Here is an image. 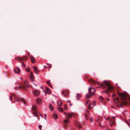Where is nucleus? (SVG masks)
Returning a JSON list of instances; mask_svg holds the SVG:
<instances>
[{"label": "nucleus", "mask_w": 130, "mask_h": 130, "mask_svg": "<svg viewBox=\"0 0 130 130\" xmlns=\"http://www.w3.org/2000/svg\"><path fill=\"white\" fill-rule=\"evenodd\" d=\"M12 98H13L15 101L18 102L21 101L23 102L24 104L25 105L26 104V102L23 99L20 98L18 96L15 95L14 93L12 94L11 95L10 98V100L11 101H12Z\"/></svg>", "instance_id": "obj_4"}, {"label": "nucleus", "mask_w": 130, "mask_h": 130, "mask_svg": "<svg viewBox=\"0 0 130 130\" xmlns=\"http://www.w3.org/2000/svg\"><path fill=\"white\" fill-rule=\"evenodd\" d=\"M89 82L91 83L93 85L96 84L98 85H100L104 89H107L109 91H112L113 87L112 86L109 82L106 81H104L103 82V84L102 83H100L99 82H96L93 79H90L89 80Z\"/></svg>", "instance_id": "obj_2"}, {"label": "nucleus", "mask_w": 130, "mask_h": 130, "mask_svg": "<svg viewBox=\"0 0 130 130\" xmlns=\"http://www.w3.org/2000/svg\"><path fill=\"white\" fill-rule=\"evenodd\" d=\"M28 54H29V55H30V54H29V53H28Z\"/></svg>", "instance_id": "obj_55"}, {"label": "nucleus", "mask_w": 130, "mask_h": 130, "mask_svg": "<svg viewBox=\"0 0 130 130\" xmlns=\"http://www.w3.org/2000/svg\"><path fill=\"white\" fill-rule=\"evenodd\" d=\"M68 93L69 92L68 90H64L62 91V94H63L65 96H67Z\"/></svg>", "instance_id": "obj_12"}, {"label": "nucleus", "mask_w": 130, "mask_h": 130, "mask_svg": "<svg viewBox=\"0 0 130 130\" xmlns=\"http://www.w3.org/2000/svg\"><path fill=\"white\" fill-rule=\"evenodd\" d=\"M53 117L54 119L56 120L58 116L56 114L54 113L53 115Z\"/></svg>", "instance_id": "obj_20"}, {"label": "nucleus", "mask_w": 130, "mask_h": 130, "mask_svg": "<svg viewBox=\"0 0 130 130\" xmlns=\"http://www.w3.org/2000/svg\"><path fill=\"white\" fill-rule=\"evenodd\" d=\"M57 104L58 106H61L62 104V102L61 101H57Z\"/></svg>", "instance_id": "obj_19"}, {"label": "nucleus", "mask_w": 130, "mask_h": 130, "mask_svg": "<svg viewBox=\"0 0 130 130\" xmlns=\"http://www.w3.org/2000/svg\"><path fill=\"white\" fill-rule=\"evenodd\" d=\"M64 113L67 116H68V114H67V113H66L64 112Z\"/></svg>", "instance_id": "obj_42"}, {"label": "nucleus", "mask_w": 130, "mask_h": 130, "mask_svg": "<svg viewBox=\"0 0 130 130\" xmlns=\"http://www.w3.org/2000/svg\"><path fill=\"white\" fill-rule=\"evenodd\" d=\"M45 94L47 93L50 94V90L48 88H46V90L45 91Z\"/></svg>", "instance_id": "obj_18"}, {"label": "nucleus", "mask_w": 130, "mask_h": 130, "mask_svg": "<svg viewBox=\"0 0 130 130\" xmlns=\"http://www.w3.org/2000/svg\"><path fill=\"white\" fill-rule=\"evenodd\" d=\"M33 68L34 69V71H36L37 70V68L36 67H33Z\"/></svg>", "instance_id": "obj_32"}, {"label": "nucleus", "mask_w": 130, "mask_h": 130, "mask_svg": "<svg viewBox=\"0 0 130 130\" xmlns=\"http://www.w3.org/2000/svg\"><path fill=\"white\" fill-rule=\"evenodd\" d=\"M25 70L26 71H27L28 72H29V70H28L26 68Z\"/></svg>", "instance_id": "obj_38"}, {"label": "nucleus", "mask_w": 130, "mask_h": 130, "mask_svg": "<svg viewBox=\"0 0 130 130\" xmlns=\"http://www.w3.org/2000/svg\"><path fill=\"white\" fill-rule=\"evenodd\" d=\"M44 67H45V68H47V66H44Z\"/></svg>", "instance_id": "obj_52"}, {"label": "nucleus", "mask_w": 130, "mask_h": 130, "mask_svg": "<svg viewBox=\"0 0 130 130\" xmlns=\"http://www.w3.org/2000/svg\"><path fill=\"white\" fill-rule=\"evenodd\" d=\"M40 115L42 117H43V116L41 114H40Z\"/></svg>", "instance_id": "obj_43"}, {"label": "nucleus", "mask_w": 130, "mask_h": 130, "mask_svg": "<svg viewBox=\"0 0 130 130\" xmlns=\"http://www.w3.org/2000/svg\"><path fill=\"white\" fill-rule=\"evenodd\" d=\"M29 57L31 59V62L32 63H34L36 62V60L35 58L31 55H29Z\"/></svg>", "instance_id": "obj_11"}, {"label": "nucleus", "mask_w": 130, "mask_h": 130, "mask_svg": "<svg viewBox=\"0 0 130 130\" xmlns=\"http://www.w3.org/2000/svg\"><path fill=\"white\" fill-rule=\"evenodd\" d=\"M103 92H106L107 93H108V94H109L107 91V90H105L104 91H103Z\"/></svg>", "instance_id": "obj_33"}, {"label": "nucleus", "mask_w": 130, "mask_h": 130, "mask_svg": "<svg viewBox=\"0 0 130 130\" xmlns=\"http://www.w3.org/2000/svg\"><path fill=\"white\" fill-rule=\"evenodd\" d=\"M125 122L127 123V124H128V125H129V124L128 122L126 121V120H125Z\"/></svg>", "instance_id": "obj_34"}, {"label": "nucleus", "mask_w": 130, "mask_h": 130, "mask_svg": "<svg viewBox=\"0 0 130 130\" xmlns=\"http://www.w3.org/2000/svg\"><path fill=\"white\" fill-rule=\"evenodd\" d=\"M129 121H130V119H129Z\"/></svg>", "instance_id": "obj_61"}, {"label": "nucleus", "mask_w": 130, "mask_h": 130, "mask_svg": "<svg viewBox=\"0 0 130 130\" xmlns=\"http://www.w3.org/2000/svg\"><path fill=\"white\" fill-rule=\"evenodd\" d=\"M70 106H71V105H71V104H70Z\"/></svg>", "instance_id": "obj_56"}, {"label": "nucleus", "mask_w": 130, "mask_h": 130, "mask_svg": "<svg viewBox=\"0 0 130 130\" xmlns=\"http://www.w3.org/2000/svg\"><path fill=\"white\" fill-rule=\"evenodd\" d=\"M115 96H116V95H115V94H113V95H112V96H113V97H115Z\"/></svg>", "instance_id": "obj_40"}, {"label": "nucleus", "mask_w": 130, "mask_h": 130, "mask_svg": "<svg viewBox=\"0 0 130 130\" xmlns=\"http://www.w3.org/2000/svg\"><path fill=\"white\" fill-rule=\"evenodd\" d=\"M49 108L52 111L54 107L52 106V105L51 104H50L49 106Z\"/></svg>", "instance_id": "obj_22"}, {"label": "nucleus", "mask_w": 130, "mask_h": 130, "mask_svg": "<svg viewBox=\"0 0 130 130\" xmlns=\"http://www.w3.org/2000/svg\"><path fill=\"white\" fill-rule=\"evenodd\" d=\"M85 116L86 120H87L88 119L89 116L88 114L86 113L85 114Z\"/></svg>", "instance_id": "obj_24"}, {"label": "nucleus", "mask_w": 130, "mask_h": 130, "mask_svg": "<svg viewBox=\"0 0 130 130\" xmlns=\"http://www.w3.org/2000/svg\"><path fill=\"white\" fill-rule=\"evenodd\" d=\"M38 127L39 129L41 130L42 128V126L41 125H39L38 126Z\"/></svg>", "instance_id": "obj_31"}, {"label": "nucleus", "mask_w": 130, "mask_h": 130, "mask_svg": "<svg viewBox=\"0 0 130 130\" xmlns=\"http://www.w3.org/2000/svg\"><path fill=\"white\" fill-rule=\"evenodd\" d=\"M107 119L108 120H109V117H108L107 118Z\"/></svg>", "instance_id": "obj_46"}, {"label": "nucleus", "mask_w": 130, "mask_h": 130, "mask_svg": "<svg viewBox=\"0 0 130 130\" xmlns=\"http://www.w3.org/2000/svg\"><path fill=\"white\" fill-rule=\"evenodd\" d=\"M75 124L78 128H81V124L79 122L75 121Z\"/></svg>", "instance_id": "obj_8"}, {"label": "nucleus", "mask_w": 130, "mask_h": 130, "mask_svg": "<svg viewBox=\"0 0 130 130\" xmlns=\"http://www.w3.org/2000/svg\"><path fill=\"white\" fill-rule=\"evenodd\" d=\"M64 126H65V127H67V125H64Z\"/></svg>", "instance_id": "obj_50"}, {"label": "nucleus", "mask_w": 130, "mask_h": 130, "mask_svg": "<svg viewBox=\"0 0 130 130\" xmlns=\"http://www.w3.org/2000/svg\"><path fill=\"white\" fill-rule=\"evenodd\" d=\"M20 86L18 87H15V89L17 90H19V89H22L23 90H26V87H28L30 86L26 80L25 81L24 84L22 83H20Z\"/></svg>", "instance_id": "obj_3"}, {"label": "nucleus", "mask_w": 130, "mask_h": 130, "mask_svg": "<svg viewBox=\"0 0 130 130\" xmlns=\"http://www.w3.org/2000/svg\"><path fill=\"white\" fill-rule=\"evenodd\" d=\"M68 116H67L68 117V118H71L72 117V115L70 113H68Z\"/></svg>", "instance_id": "obj_25"}, {"label": "nucleus", "mask_w": 130, "mask_h": 130, "mask_svg": "<svg viewBox=\"0 0 130 130\" xmlns=\"http://www.w3.org/2000/svg\"><path fill=\"white\" fill-rule=\"evenodd\" d=\"M58 110L60 112H62L63 111V109L61 107H58Z\"/></svg>", "instance_id": "obj_23"}, {"label": "nucleus", "mask_w": 130, "mask_h": 130, "mask_svg": "<svg viewBox=\"0 0 130 130\" xmlns=\"http://www.w3.org/2000/svg\"><path fill=\"white\" fill-rule=\"evenodd\" d=\"M96 121H99V119H98L97 120H96Z\"/></svg>", "instance_id": "obj_49"}, {"label": "nucleus", "mask_w": 130, "mask_h": 130, "mask_svg": "<svg viewBox=\"0 0 130 130\" xmlns=\"http://www.w3.org/2000/svg\"><path fill=\"white\" fill-rule=\"evenodd\" d=\"M100 99L101 100V102H103V100H104V98L103 97H102L101 96H100L99 97Z\"/></svg>", "instance_id": "obj_26"}, {"label": "nucleus", "mask_w": 130, "mask_h": 130, "mask_svg": "<svg viewBox=\"0 0 130 130\" xmlns=\"http://www.w3.org/2000/svg\"><path fill=\"white\" fill-rule=\"evenodd\" d=\"M64 108L65 110H67V107L66 105H64Z\"/></svg>", "instance_id": "obj_28"}, {"label": "nucleus", "mask_w": 130, "mask_h": 130, "mask_svg": "<svg viewBox=\"0 0 130 130\" xmlns=\"http://www.w3.org/2000/svg\"><path fill=\"white\" fill-rule=\"evenodd\" d=\"M36 102L39 105H40L41 103V100L40 99H37L36 100Z\"/></svg>", "instance_id": "obj_16"}, {"label": "nucleus", "mask_w": 130, "mask_h": 130, "mask_svg": "<svg viewBox=\"0 0 130 130\" xmlns=\"http://www.w3.org/2000/svg\"><path fill=\"white\" fill-rule=\"evenodd\" d=\"M67 102H68V103H70V100H68L67 101Z\"/></svg>", "instance_id": "obj_44"}, {"label": "nucleus", "mask_w": 130, "mask_h": 130, "mask_svg": "<svg viewBox=\"0 0 130 130\" xmlns=\"http://www.w3.org/2000/svg\"><path fill=\"white\" fill-rule=\"evenodd\" d=\"M111 119H112L115 120V116H113V117H112L111 118Z\"/></svg>", "instance_id": "obj_37"}, {"label": "nucleus", "mask_w": 130, "mask_h": 130, "mask_svg": "<svg viewBox=\"0 0 130 130\" xmlns=\"http://www.w3.org/2000/svg\"><path fill=\"white\" fill-rule=\"evenodd\" d=\"M106 130H111L110 129H108V128Z\"/></svg>", "instance_id": "obj_51"}, {"label": "nucleus", "mask_w": 130, "mask_h": 130, "mask_svg": "<svg viewBox=\"0 0 130 130\" xmlns=\"http://www.w3.org/2000/svg\"><path fill=\"white\" fill-rule=\"evenodd\" d=\"M107 100L108 101H109V99H107Z\"/></svg>", "instance_id": "obj_57"}, {"label": "nucleus", "mask_w": 130, "mask_h": 130, "mask_svg": "<svg viewBox=\"0 0 130 130\" xmlns=\"http://www.w3.org/2000/svg\"><path fill=\"white\" fill-rule=\"evenodd\" d=\"M41 88H42H42H43V87H42V86H41Z\"/></svg>", "instance_id": "obj_54"}, {"label": "nucleus", "mask_w": 130, "mask_h": 130, "mask_svg": "<svg viewBox=\"0 0 130 130\" xmlns=\"http://www.w3.org/2000/svg\"><path fill=\"white\" fill-rule=\"evenodd\" d=\"M33 93L35 96H37L39 95L40 92L39 90H36L33 91Z\"/></svg>", "instance_id": "obj_9"}, {"label": "nucleus", "mask_w": 130, "mask_h": 130, "mask_svg": "<svg viewBox=\"0 0 130 130\" xmlns=\"http://www.w3.org/2000/svg\"><path fill=\"white\" fill-rule=\"evenodd\" d=\"M46 82H47V83L48 84V85H49L50 87H52L51 86V85H50V82L49 81H47Z\"/></svg>", "instance_id": "obj_30"}, {"label": "nucleus", "mask_w": 130, "mask_h": 130, "mask_svg": "<svg viewBox=\"0 0 130 130\" xmlns=\"http://www.w3.org/2000/svg\"><path fill=\"white\" fill-rule=\"evenodd\" d=\"M20 79H21V80H23V79L22 78H20Z\"/></svg>", "instance_id": "obj_53"}, {"label": "nucleus", "mask_w": 130, "mask_h": 130, "mask_svg": "<svg viewBox=\"0 0 130 130\" xmlns=\"http://www.w3.org/2000/svg\"><path fill=\"white\" fill-rule=\"evenodd\" d=\"M6 67L7 68V66H6Z\"/></svg>", "instance_id": "obj_63"}, {"label": "nucleus", "mask_w": 130, "mask_h": 130, "mask_svg": "<svg viewBox=\"0 0 130 130\" xmlns=\"http://www.w3.org/2000/svg\"><path fill=\"white\" fill-rule=\"evenodd\" d=\"M37 109V106L36 105H34L32 106V110L33 111L32 113L36 117H37L38 115L37 112H36Z\"/></svg>", "instance_id": "obj_7"}, {"label": "nucleus", "mask_w": 130, "mask_h": 130, "mask_svg": "<svg viewBox=\"0 0 130 130\" xmlns=\"http://www.w3.org/2000/svg\"><path fill=\"white\" fill-rule=\"evenodd\" d=\"M109 121L110 122L109 124L110 126H111L115 122L114 121L111 120V119H110L109 120Z\"/></svg>", "instance_id": "obj_17"}, {"label": "nucleus", "mask_w": 130, "mask_h": 130, "mask_svg": "<svg viewBox=\"0 0 130 130\" xmlns=\"http://www.w3.org/2000/svg\"><path fill=\"white\" fill-rule=\"evenodd\" d=\"M70 122L69 119L68 117H67L66 119L64 120V122L65 124H67Z\"/></svg>", "instance_id": "obj_14"}, {"label": "nucleus", "mask_w": 130, "mask_h": 130, "mask_svg": "<svg viewBox=\"0 0 130 130\" xmlns=\"http://www.w3.org/2000/svg\"><path fill=\"white\" fill-rule=\"evenodd\" d=\"M21 62L22 63V66L23 67H26L25 65L23 63V62Z\"/></svg>", "instance_id": "obj_29"}, {"label": "nucleus", "mask_w": 130, "mask_h": 130, "mask_svg": "<svg viewBox=\"0 0 130 130\" xmlns=\"http://www.w3.org/2000/svg\"><path fill=\"white\" fill-rule=\"evenodd\" d=\"M47 65L48 66H47V68H50L51 67V65L49 64L48 63H47Z\"/></svg>", "instance_id": "obj_27"}, {"label": "nucleus", "mask_w": 130, "mask_h": 130, "mask_svg": "<svg viewBox=\"0 0 130 130\" xmlns=\"http://www.w3.org/2000/svg\"><path fill=\"white\" fill-rule=\"evenodd\" d=\"M45 119H46V117H45Z\"/></svg>", "instance_id": "obj_60"}, {"label": "nucleus", "mask_w": 130, "mask_h": 130, "mask_svg": "<svg viewBox=\"0 0 130 130\" xmlns=\"http://www.w3.org/2000/svg\"><path fill=\"white\" fill-rule=\"evenodd\" d=\"M95 105V102L94 101L92 103L88 105V107L89 109L91 108L93 106Z\"/></svg>", "instance_id": "obj_10"}, {"label": "nucleus", "mask_w": 130, "mask_h": 130, "mask_svg": "<svg viewBox=\"0 0 130 130\" xmlns=\"http://www.w3.org/2000/svg\"><path fill=\"white\" fill-rule=\"evenodd\" d=\"M81 97V95L80 94L77 93V95L76 96V97L77 98V99L78 100H79V99L80 97Z\"/></svg>", "instance_id": "obj_21"}, {"label": "nucleus", "mask_w": 130, "mask_h": 130, "mask_svg": "<svg viewBox=\"0 0 130 130\" xmlns=\"http://www.w3.org/2000/svg\"><path fill=\"white\" fill-rule=\"evenodd\" d=\"M35 72L36 74H38V70H37L36 71H35Z\"/></svg>", "instance_id": "obj_35"}, {"label": "nucleus", "mask_w": 130, "mask_h": 130, "mask_svg": "<svg viewBox=\"0 0 130 130\" xmlns=\"http://www.w3.org/2000/svg\"><path fill=\"white\" fill-rule=\"evenodd\" d=\"M118 93L120 97V100H119L118 98H114L113 101L116 104H120V107L122 108L123 107V105H127L128 104V103L126 101L128 98L127 95L125 93H120L118 92Z\"/></svg>", "instance_id": "obj_1"}, {"label": "nucleus", "mask_w": 130, "mask_h": 130, "mask_svg": "<svg viewBox=\"0 0 130 130\" xmlns=\"http://www.w3.org/2000/svg\"><path fill=\"white\" fill-rule=\"evenodd\" d=\"M44 116H45V117H46V114H45Z\"/></svg>", "instance_id": "obj_48"}, {"label": "nucleus", "mask_w": 130, "mask_h": 130, "mask_svg": "<svg viewBox=\"0 0 130 130\" xmlns=\"http://www.w3.org/2000/svg\"><path fill=\"white\" fill-rule=\"evenodd\" d=\"M119 104V105H117V107H119L120 106V104Z\"/></svg>", "instance_id": "obj_41"}, {"label": "nucleus", "mask_w": 130, "mask_h": 130, "mask_svg": "<svg viewBox=\"0 0 130 130\" xmlns=\"http://www.w3.org/2000/svg\"><path fill=\"white\" fill-rule=\"evenodd\" d=\"M52 103H54V101H52Z\"/></svg>", "instance_id": "obj_58"}, {"label": "nucleus", "mask_w": 130, "mask_h": 130, "mask_svg": "<svg viewBox=\"0 0 130 130\" xmlns=\"http://www.w3.org/2000/svg\"><path fill=\"white\" fill-rule=\"evenodd\" d=\"M87 112L88 113H89V111L88 110H87Z\"/></svg>", "instance_id": "obj_47"}, {"label": "nucleus", "mask_w": 130, "mask_h": 130, "mask_svg": "<svg viewBox=\"0 0 130 130\" xmlns=\"http://www.w3.org/2000/svg\"><path fill=\"white\" fill-rule=\"evenodd\" d=\"M30 78L32 81L33 82L34 81V75L32 72H30Z\"/></svg>", "instance_id": "obj_15"}, {"label": "nucleus", "mask_w": 130, "mask_h": 130, "mask_svg": "<svg viewBox=\"0 0 130 130\" xmlns=\"http://www.w3.org/2000/svg\"><path fill=\"white\" fill-rule=\"evenodd\" d=\"M117 85V84H116V85Z\"/></svg>", "instance_id": "obj_64"}, {"label": "nucleus", "mask_w": 130, "mask_h": 130, "mask_svg": "<svg viewBox=\"0 0 130 130\" xmlns=\"http://www.w3.org/2000/svg\"><path fill=\"white\" fill-rule=\"evenodd\" d=\"M89 101H90L89 100H88V101H87L86 102V104H88L89 102Z\"/></svg>", "instance_id": "obj_36"}, {"label": "nucleus", "mask_w": 130, "mask_h": 130, "mask_svg": "<svg viewBox=\"0 0 130 130\" xmlns=\"http://www.w3.org/2000/svg\"><path fill=\"white\" fill-rule=\"evenodd\" d=\"M20 69L18 67L14 69V72L16 73L19 74L20 72Z\"/></svg>", "instance_id": "obj_13"}, {"label": "nucleus", "mask_w": 130, "mask_h": 130, "mask_svg": "<svg viewBox=\"0 0 130 130\" xmlns=\"http://www.w3.org/2000/svg\"><path fill=\"white\" fill-rule=\"evenodd\" d=\"M92 90L93 91H95L94 89L93 88H90L89 89V93L87 94L86 95V98L87 99L89 98L92 96V95L94 94V93H91V90Z\"/></svg>", "instance_id": "obj_5"}, {"label": "nucleus", "mask_w": 130, "mask_h": 130, "mask_svg": "<svg viewBox=\"0 0 130 130\" xmlns=\"http://www.w3.org/2000/svg\"><path fill=\"white\" fill-rule=\"evenodd\" d=\"M90 122H92V118H91L90 119Z\"/></svg>", "instance_id": "obj_39"}, {"label": "nucleus", "mask_w": 130, "mask_h": 130, "mask_svg": "<svg viewBox=\"0 0 130 130\" xmlns=\"http://www.w3.org/2000/svg\"><path fill=\"white\" fill-rule=\"evenodd\" d=\"M111 107L112 108H113V106H111Z\"/></svg>", "instance_id": "obj_59"}, {"label": "nucleus", "mask_w": 130, "mask_h": 130, "mask_svg": "<svg viewBox=\"0 0 130 130\" xmlns=\"http://www.w3.org/2000/svg\"><path fill=\"white\" fill-rule=\"evenodd\" d=\"M12 103H14V101H13L12 102Z\"/></svg>", "instance_id": "obj_62"}, {"label": "nucleus", "mask_w": 130, "mask_h": 130, "mask_svg": "<svg viewBox=\"0 0 130 130\" xmlns=\"http://www.w3.org/2000/svg\"><path fill=\"white\" fill-rule=\"evenodd\" d=\"M99 126H101V127H102V126H101V124H99Z\"/></svg>", "instance_id": "obj_45"}, {"label": "nucleus", "mask_w": 130, "mask_h": 130, "mask_svg": "<svg viewBox=\"0 0 130 130\" xmlns=\"http://www.w3.org/2000/svg\"><path fill=\"white\" fill-rule=\"evenodd\" d=\"M28 59L27 56H23L22 58L20 57H16L15 59L16 60H18L20 62H23L24 60H27Z\"/></svg>", "instance_id": "obj_6"}]
</instances>
